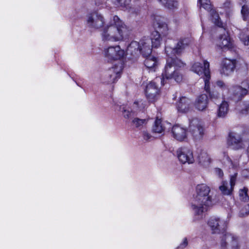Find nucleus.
<instances>
[{"label": "nucleus", "instance_id": "obj_17", "mask_svg": "<svg viewBox=\"0 0 249 249\" xmlns=\"http://www.w3.org/2000/svg\"><path fill=\"white\" fill-rule=\"evenodd\" d=\"M172 133L173 137L178 141H183L187 138L186 130L178 125L173 127Z\"/></svg>", "mask_w": 249, "mask_h": 249}, {"label": "nucleus", "instance_id": "obj_12", "mask_svg": "<svg viewBox=\"0 0 249 249\" xmlns=\"http://www.w3.org/2000/svg\"><path fill=\"white\" fill-rule=\"evenodd\" d=\"M145 94L150 102L155 101L160 94V89L155 82H150L146 86Z\"/></svg>", "mask_w": 249, "mask_h": 249}, {"label": "nucleus", "instance_id": "obj_22", "mask_svg": "<svg viewBox=\"0 0 249 249\" xmlns=\"http://www.w3.org/2000/svg\"><path fill=\"white\" fill-rule=\"evenodd\" d=\"M198 160L203 166L207 167L211 164L212 159L207 152L202 151L198 156Z\"/></svg>", "mask_w": 249, "mask_h": 249}, {"label": "nucleus", "instance_id": "obj_15", "mask_svg": "<svg viewBox=\"0 0 249 249\" xmlns=\"http://www.w3.org/2000/svg\"><path fill=\"white\" fill-rule=\"evenodd\" d=\"M217 46L222 49H229L233 47V42L228 33L220 36L217 43Z\"/></svg>", "mask_w": 249, "mask_h": 249}, {"label": "nucleus", "instance_id": "obj_5", "mask_svg": "<svg viewBox=\"0 0 249 249\" xmlns=\"http://www.w3.org/2000/svg\"><path fill=\"white\" fill-rule=\"evenodd\" d=\"M191 70L193 71L199 75L203 77L205 83L204 89L206 91L209 90V80L210 79V72L209 70V63L206 60H203L201 62H195L192 66Z\"/></svg>", "mask_w": 249, "mask_h": 249}, {"label": "nucleus", "instance_id": "obj_26", "mask_svg": "<svg viewBox=\"0 0 249 249\" xmlns=\"http://www.w3.org/2000/svg\"><path fill=\"white\" fill-rule=\"evenodd\" d=\"M144 56L145 57L144 65L146 68L148 69H154L158 63L157 58L151 55V54Z\"/></svg>", "mask_w": 249, "mask_h": 249}, {"label": "nucleus", "instance_id": "obj_31", "mask_svg": "<svg viewBox=\"0 0 249 249\" xmlns=\"http://www.w3.org/2000/svg\"><path fill=\"white\" fill-rule=\"evenodd\" d=\"M147 106V103L144 100H141L135 101L133 105L134 112L138 110H142Z\"/></svg>", "mask_w": 249, "mask_h": 249}, {"label": "nucleus", "instance_id": "obj_32", "mask_svg": "<svg viewBox=\"0 0 249 249\" xmlns=\"http://www.w3.org/2000/svg\"><path fill=\"white\" fill-rule=\"evenodd\" d=\"M147 120L135 118L132 121V125L136 128H141L146 124Z\"/></svg>", "mask_w": 249, "mask_h": 249}, {"label": "nucleus", "instance_id": "obj_33", "mask_svg": "<svg viewBox=\"0 0 249 249\" xmlns=\"http://www.w3.org/2000/svg\"><path fill=\"white\" fill-rule=\"evenodd\" d=\"M170 10H175L178 7V2L177 0H168L164 6Z\"/></svg>", "mask_w": 249, "mask_h": 249}, {"label": "nucleus", "instance_id": "obj_48", "mask_svg": "<svg viewBox=\"0 0 249 249\" xmlns=\"http://www.w3.org/2000/svg\"><path fill=\"white\" fill-rule=\"evenodd\" d=\"M159 80V78H157L156 79V81H158Z\"/></svg>", "mask_w": 249, "mask_h": 249}, {"label": "nucleus", "instance_id": "obj_20", "mask_svg": "<svg viewBox=\"0 0 249 249\" xmlns=\"http://www.w3.org/2000/svg\"><path fill=\"white\" fill-rule=\"evenodd\" d=\"M208 99L206 94H201L197 97L195 102L196 108L200 111L205 110L208 106Z\"/></svg>", "mask_w": 249, "mask_h": 249}, {"label": "nucleus", "instance_id": "obj_44", "mask_svg": "<svg viewBox=\"0 0 249 249\" xmlns=\"http://www.w3.org/2000/svg\"><path fill=\"white\" fill-rule=\"evenodd\" d=\"M224 6L225 8H230L231 7V3L230 1H226L224 4Z\"/></svg>", "mask_w": 249, "mask_h": 249}, {"label": "nucleus", "instance_id": "obj_6", "mask_svg": "<svg viewBox=\"0 0 249 249\" xmlns=\"http://www.w3.org/2000/svg\"><path fill=\"white\" fill-rule=\"evenodd\" d=\"M231 215L229 214L226 219L217 217H212L208 221L207 224L213 233H218L225 231L228 227L229 219Z\"/></svg>", "mask_w": 249, "mask_h": 249}, {"label": "nucleus", "instance_id": "obj_42", "mask_svg": "<svg viewBox=\"0 0 249 249\" xmlns=\"http://www.w3.org/2000/svg\"><path fill=\"white\" fill-rule=\"evenodd\" d=\"M214 171L215 174L217 176H218L219 178H221L223 177L224 173L223 171L221 169L219 168H215Z\"/></svg>", "mask_w": 249, "mask_h": 249}, {"label": "nucleus", "instance_id": "obj_19", "mask_svg": "<svg viewBox=\"0 0 249 249\" xmlns=\"http://www.w3.org/2000/svg\"><path fill=\"white\" fill-rule=\"evenodd\" d=\"M192 107V104L189 99L182 97L180 99L177 105V108L178 111L181 112H187Z\"/></svg>", "mask_w": 249, "mask_h": 249}, {"label": "nucleus", "instance_id": "obj_27", "mask_svg": "<svg viewBox=\"0 0 249 249\" xmlns=\"http://www.w3.org/2000/svg\"><path fill=\"white\" fill-rule=\"evenodd\" d=\"M127 50L132 55H136L138 53H140V42L132 41L128 46Z\"/></svg>", "mask_w": 249, "mask_h": 249}, {"label": "nucleus", "instance_id": "obj_18", "mask_svg": "<svg viewBox=\"0 0 249 249\" xmlns=\"http://www.w3.org/2000/svg\"><path fill=\"white\" fill-rule=\"evenodd\" d=\"M140 53L143 56H147L151 54L152 52V45L150 39L144 38L140 41Z\"/></svg>", "mask_w": 249, "mask_h": 249}, {"label": "nucleus", "instance_id": "obj_29", "mask_svg": "<svg viewBox=\"0 0 249 249\" xmlns=\"http://www.w3.org/2000/svg\"><path fill=\"white\" fill-rule=\"evenodd\" d=\"M242 5L241 14L244 20L249 18V3L246 0H242L240 2Z\"/></svg>", "mask_w": 249, "mask_h": 249}, {"label": "nucleus", "instance_id": "obj_16", "mask_svg": "<svg viewBox=\"0 0 249 249\" xmlns=\"http://www.w3.org/2000/svg\"><path fill=\"white\" fill-rule=\"evenodd\" d=\"M235 67V60L225 59L222 62L221 73L222 74L228 75L233 71Z\"/></svg>", "mask_w": 249, "mask_h": 249}, {"label": "nucleus", "instance_id": "obj_4", "mask_svg": "<svg viewBox=\"0 0 249 249\" xmlns=\"http://www.w3.org/2000/svg\"><path fill=\"white\" fill-rule=\"evenodd\" d=\"M103 54L108 62L119 61L107 72V76L109 77L107 82L114 83L121 76L123 67L121 60L126 56V53L119 45H115L105 48L103 51Z\"/></svg>", "mask_w": 249, "mask_h": 249}, {"label": "nucleus", "instance_id": "obj_47", "mask_svg": "<svg viewBox=\"0 0 249 249\" xmlns=\"http://www.w3.org/2000/svg\"><path fill=\"white\" fill-rule=\"evenodd\" d=\"M204 1V4H205V6H206V3H207V1L205 0Z\"/></svg>", "mask_w": 249, "mask_h": 249}, {"label": "nucleus", "instance_id": "obj_1", "mask_svg": "<svg viewBox=\"0 0 249 249\" xmlns=\"http://www.w3.org/2000/svg\"><path fill=\"white\" fill-rule=\"evenodd\" d=\"M88 26L93 30L101 29V36L104 42H121L128 39L131 29L118 16H115L105 23L104 17L98 13L89 15L87 18Z\"/></svg>", "mask_w": 249, "mask_h": 249}, {"label": "nucleus", "instance_id": "obj_38", "mask_svg": "<svg viewBox=\"0 0 249 249\" xmlns=\"http://www.w3.org/2000/svg\"><path fill=\"white\" fill-rule=\"evenodd\" d=\"M207 92L209 93V95L210 96L211 98L213 100H215L217 99L218 98H219L220 97V95L219 94H216L214 93V92H210V83H209V90L208 91H206Z\"/></svg>", "mask_w": 249, "mask_h": 249}, {"label": "nucleus", "instance_id": "obj_14", "mask_svg": "<svg viewBox=\"0 0 249 249\" xmlns=\"http://www.w3.org/2000/svg\"><path fill=\"white\" fill-rule=\"evenodd\" d=\"M231 98L235 102L241 100L247 94V90L241 86L233 87L230 90Z\"/></svg>", "mask_w": 249, "mask_h": 249}, {"label": "nucleus", "instance_id": "obj_13", "mask_svg": "<svg viewBox=\"0 0 249 249\" xmlns=\"http://www.w3.org/2000/svg\"><path fill=\"white\" fill-rule=\"evenodd\" d=\"M200 3L201 6L207 11L210 10V14L212 16V20L213 22L219 27L222 26V23L219 20V16L216 12L211 9V4L210 0H198Z\"/></svg>", "mask_w": 249, "mask_h": 249}, {"label": "nucleus", "instance_id": "obj_30", "mask_svg": "<svg viewBox=\"0 0 249 249\" xmlns=\"http://www.w3.org/2000/svg\"><path fill=\"white\" fill-rule=\"evenodd\" d=\"M164 130V127L163 126L161 120L159 119H156L153 126V132L156 133H161Z\"/></svg>", "mask_w": 249, "mask_h": 249}, {"label": "nucleus", "instance_id": "obj_10", "mask_svg": "<svg viewBox=\"0 0 249 249\" xmlns=\"http://www.w3.org/2000/svg\"><path fill=\"white\" fill-rule=\"evenodd\" d=\"M236 179L237 173H234L230 176V183L226 180L221 182L219 189L223 195L230 196L232 194Z\"/></svg>", "mask_w": 249, "mask_h": 249}, {"label": "nucleus", "instance_id": "obj_25", "mask_svg": "<svg viewBox=\"0 0 249 249\" xmlns=\"http://www.w3.org/2000/svg\"><path fill=\"white\" fill-rule=\"evenodd\" d=\"M236 110L241 115H249V101L240 103L236 107Z\"/></svg>", "mask_w": 249, "mask_h": 249}, {"label": "nucleus", "instance_id": "obj_37", "mask_svg": "<svg viewBox=\"0 0 249 249\" xmlns=\"http://www.w3.org/2000/svg\"><path fill=\"white\" fill-rule=\"evenodd\" d=\"M113 2L117 3V4L123 7H126L128 6L131 0H111Z\"/></svg>", "mask_w": 249, "mask_h": 249}, {"label": "nucleus", "instance_id": "obj_39", "mask_svg": "<svg viewBox=\"0 0 249 249\" xmlns=\"http://www.w3.org/2000/svg\"><path fill=\"white\" fill-rule=\"evenodd\" d=\"M249 214V204L246 205L240 211V215L244 216Z\"/></svg>", "mask_w": 249, "mask_h": 249}, {"label": "nucleus", "instance_id": "obj_7", "mask_svg": "<svg viewBox=\"0 0 249 249\" xmlns=\"http://www.w3.org/2000/svg\"><path fill=\"white\" fill-rule=\"evenodd\" d=\"M219 249H239L240 245L238 237L231 233H225L221 238Z\"/></svg>", "mask_w": 249, "mask_h": 249}, {"label": "nucleus", "instance_id": "obj_8", "mask_svg": "<svg viewBox=\"0 0 249 249\" xmlns=\"http://www.w3.org/2000/svg\"><path fill=\"white\" fill-rule=\"evenodd\" d=\"M179 161L182 164H191L194 162L195 159L192 150L189 147H181L176 151Z\"/></svg>", "mask_w": 249, "mask_h": 249}, {"label": "nucleus", "instance_id": "obj_40", "mask_svg": "<svg viewBox=\"0 0 249 249\" xmlns=\"http://www.w3.org/2000/svg\"><path fill=\"white\" fill-rule=\"evenodd\" d=\"M188 245V240L186 238H184L182 242L177 248L178 249H183Z\"/></svg>", "mask_w": 249, "mask_h": 249}, {"label": "nucleus", "instance_id": "obj_21", "mask_svg": "<svg viewBox=\"0 0 249 249\" xmlns=\"http://www.w3.org/2000/svg\"><path fill=\"white\" fill-rule=\"evenodd\" d=\"M150 41L152 47L158 48L162 43L161 35L158 31H154L151 34Z\"/></svg>", "mask_w": 249, "mask_h": 249}, {"label": "nucleus", "instance_id": "obj_3", "mask_svg": "<svg viewBox=\"0 0 249 249\" xmlns=\"http://www.w3.org/2000/svg\"><path fill=\"white\" fill-rule=\"evenodd\" d=\"M210 189L205 184H198L191 200V208L194 212L193 221L196 222L203 218V213L212 205V197L209 195Z\"/></svg>", "mask_w": 249, "mask_h": 249}, {"label": "nucleus", "instance_id": "obj_11", "mask_svg": "<svg viewBox=\"0 0 249 249\" xmlns=\"http://www.w3.org/2000/svg\"><path fill=\"white\" fill-rule=\"evenodd\" d=\"M228 144L231 148L234 150L242 149L245 147L241 136L234 132H231L229 134Z\"/></svg>", "mask_w": 249, "mask_h": 249}, {"label": "nucleus", "instance_id": "obj_34", "mask_svg": "<svg viewBox=\"0 0 249 249\" xmlns=\"http://www.w3.org/2000/svg\"><path fill=\"white\" fill-rule=\"evenodd\" d=\"M248 189L246 188H244L242 189H240L239 193V198L242 201H247L249 199L248 196Z\"/></svg>", "mask_w": 249, "mask_h": 249}, {"label": "nucleus", "instance_id": "obj_24", "mask_svg": "<svg viewBox=\"0 0 249 249\" xmlns=\"http://www.w3.org/2000/svg\"><path fill=\"white\" fill-rule=\"evenodd\" d=\"M155 31H158L163 35H166L167 34L168 27L167 24L162 20H157L155 23Z\"/></svg>", "mask_w": 249, "mask_h": 249}, {"label": "nucleus", "instance_id": "obj_35", "mask_svg": "<svg viewBox=\"0 0 249 249\" xmlns=\"http://www.w3.org/2000/svg\"><path fill=\"white\" fill-rule=\"evenodd\" d=\"M141 137L145 142L151 141L153 139L151 134L146 130H143L141 132Z\"/></svg>", "mask_w": 249, "mask_h": 249}, {"label": "nucleus", "instance_id": "obj_43", "mask_svg": "<svg viewBox=\"0 0 249 249\" xmlns=\"http://www.w3.org/2000/svg\"><path fill=\"white\" fill-rule=\"evenodd\" d=\"M242 85L244 87V88L247 89V91L249 90V81H245L242 83Z\"/></svg>", "mask_w": 249, "mask_h": 249}, {"label": "nucleus", "instance_id": "obj_9", "mask_svg": "<svg viewBox=\"0 0 249 249\" xmlns=\"http://www.w3.org/2000/svg\"><path fill=\"white\" fill-rule=\"evenodd\" d=\"M189 130L196 140H201L204 134L203 123L197 119H193L190 121Z\"/></svg>", "mask_w": 249, "mask_h": 249}, {"label": "nucleus", "instance_id": "obj_28", "mask_svg": "<svg viewBox=\"0 0 249 249\" xmlns=\"http://www.w3.org/2000/svg\"><path fill=\"white\" fill-rule=\"evenodd\" d=\"M229 110V105L227 102L223 101L219 106L217 111V116L224 118L227 115Z\"/></svg>", "mask_w": 249, "mask_h": 249}, {"label": "nucleus", "instance_id": "obj_23", "mask_svg": "<svg viewBox=\"0 0 249 249\" xmlns=\"http://www.w3.org/2000/svg\"><path fill=\"white\" fill-rule=\"evenodd\" d=\"M222 163L229 168H235L237 166V162L232 161L226 152H223L220 156Z\"/></svg>", "mask_w": 249, "mask_h": 249}, {"label": "nucleus", "instance_id": "obj_2", "mask_svg": "<svg viewBox=\"0 0 249 249\" xmlns=\"http://www.w3.org/2000/svg\"><path fill=\"white\" fill-rule=\"evenodd\" d=\"M189 40L184 38L179 40L174 48L165 47V51L167 54L166 64L162 73L161 83L164 84V81L166 79L174 78L178 82L182 79V76L178 72V69L184 66V63L176 57H173L175 54H179L188 47Z\"/></svg>", "mask_w": 249, "mask_h": 249}, {"label": "nucleus", "instance_id": "obj_45", "mask_svg": "<svg viewBox=\"0 0 249 249\" xmlns=\"http://www.w3.org/2000/svg\"><path fill=\"white\" fill-rule=\"evenodd\" d=\"M245 45H248L249 42V35L244 40H243Z\"/></svg>", "mask_w": 249, "mask_h": 249}, {"label": "nucleus", "instance_id": "obj_41", "mask_svg": "<svg viewBox=\"0 0 249 249\" xmlns=\"http://www.w3.org/2000/svg\"><path fill=\"white\" fill-rule=\"evenodd\" d=\"M215 85L218 87L222 89H226L227 88V86L222 81H217L215 83Z\"/></svg>", "mask_w": 249, "mask_h": 249}, {"label": "nucleus", "instance_id": "obj_36", "mask_svg": "<svg viewBox=\"0 0 249 249\" xmlns=\"http://www.w3.org/2000/svg\"><path fill=\"white\" fill-rule=\"evenodd\" d=\"M120 109L122 110L123 112V115L124 117L126 119L130 118L133 114L132 111H130L129 109H127L126 107H120Z\"/></svg>", "mask_w": 249, "mask_h": 249}, {"label": "nucleus", "instance_id": "obj_46", "mask_svg": "<svg viewBox=\"0 0 249 249\" xmlns=\"http://www.w3.org/2000/svg\"><path fill=\"white\" fill-rule=\"evenodd\" d=\"M159 2H160L162 5L163 6L165 5L166 4V2H167V1L168 0H157Z\"/></svg>", "mask_w": 249, "mask_h": 249}]
</instances>
